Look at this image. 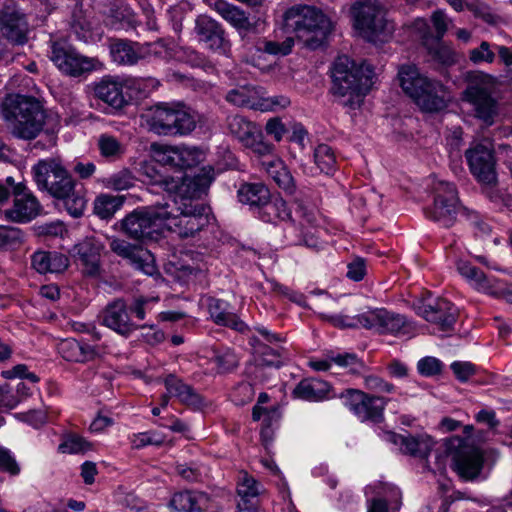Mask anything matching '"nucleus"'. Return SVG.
I'll use <instances>...</instances> for the list:
<instances>
[{
    "instance_id": "nucleus-33",
    "label": "nucleus",
    "mask_w": 512,
    "mask_h": 512,
    "mask_svg": "<svg viewBox=\"0 0 512 512\" xmlns=\"http://www.w3.org/2000/svg\"><path fill=\"white\" fill-rule=\"evenodd\" d=\"M331 386L318 378L301 380L293 390L295 398L310 402H319L330 398Z\"/></svg>"
},
{
    "instance_id": "nucleus-52",
    "label": "nucleus",
    "mask_w": 512,
    "mask_h": 512,
    "mask_svg": "<svg viewBox=\"0 0 512 512\" xmlns=\"http://www.w3.org/2000/svg\"><path fill=\"white\" fill-rule=\"evenodd\" d=\"M262 488L263 486L246 472L240 474L237 484V493L241 500L250 501L252 498L261 494Z\"/></svg>"
},
{
    "instance_id": "nucleus-10",
    "label": "nucleus",
    "mask_w": 512,
    "mask_h": 512,
    "mask_svg": "<svg viewBox=\"0 0 512 512\" xmlns=\"http://www.w3.org/2000/svg\"><path fill=\"white\" fill-rule=\"evenodd\" d=\"M149 130L162 136H186L196 128L193 110L181 102L160 103L150 109Z\"/></svg>"
},
{
    "instance_id": "nucleus-25",
    "label": "nucleus",
    "mask_w": 512,
    "mask_h": 512,
    "mask_svg": "<svg viewBox=\"0 0 512 512\" xmlns=\"http://www.w3.org/2000/svg\"><path fill=\"white\" fill-rule=\"evenodd\" d=\"M110 249L118 256L129 260L131 265L144 274L152 276L156 273L154 259L147 250L137 248L121 239H113L110 242Z\"/></svg>"
},
{
    "instance_id": "nucleus-5",
    "label": "nucleus",
    "mask_w": 512,
    "mask_h": 512,
    "mask_svg": "<svg viewBox=\"0 0 512 512\" xmlns=\"http://www.w3.org/2000/svg\"><path fill=\"white\" fill-rule=\"evenodd\" d=\"M13 120L11 134L23 140H32L45 128L51 135V144H55V133L60 128V118L57 114H47L39 101L26 96H17L11 104Z\"/></svg>"
},
{
    "instance_id": "nucleus-45",
    "label": "nucleus",
    "mask_w": 512,
    "mask_h": 512,
    "mask_svg": "<svg viewBox=\"0 0 512 512\" xmlns=\"http://www.w3.org/2000/svg\"><path fill=\"white\" fill-rule=\"evenodd\" d=\"M138 51L140 52V60L152 58L169 60L174 55L170 44L163 39H159L155 42L139 44Z\"/></svg>"
},
{
    "instance_id": "nucleus-47",
    "label": "nucleus",
    "mask_w": 512,
    "mask_h": 512,
    "mask_svg": "<svg viewBox=\"0 0 512 512\" xmlns=\"http://www.w3.org/2000/svg\"><path fill=\"white\" fill-rule=\"evenodd\" d=\"M75 185L74 179L67 169L64 168L56 180L51 182L44 191L56 199H61L62 197H67Z\"/></svg>"
},
{
    "instance_id": "nucleus-19",
    "label": "nucleus",
    "mask_w": 512,
    "mask_h": 512,
    "mask_svg": "<svg viewBox=\"0 0 512 512\" xmlns=\"http://www.w3.org/2000/svg\"><path fill=\"white\" fill-rule=\"evenodd\" d=\"M0 32L12 44L28 42L30 27L27 17L13 0H7L0 9Z\"/></svg>"
},
{
    "instance_id": "nucleus-14",
    "label": "nucleus",
    "mask_w": 512,
    "mask_h": 512,
    "mask_svg": "<svg viewBox=\"0 0 512 512\" xmlns=\"http://www.w3.org/2000/svg\"><path fill=\"white\" fill-rule=\"evenodd\" d=\"M227 129L245 148L258 156L270 155L273 145L264 140L261 128L242 115L227 117Z\"/></svg>"
},
{
    "instance_id": "nucleus-43",
    "label": "nucleus",
    "mask_w": 512,
    "mask_h": 512,
    "mask_svg": "<svg viewBox=\"0 0 512 512\" xmlns=\"http://www.w3.org/2000/svg\"><path fill=\"white\" fill-rule=\"evenodd\" d=\"M97 146L100 155L110 162L117 161L125 153L124 145L116 137L109 134L100 135Z\"/></svg>"
},
{
    "instance_id": "nucleus-55",
    "label": "nucleus",
    "mask_w": 512,
    "mask_h": 512,
    "mask_svg": "<svg viewBox=\"0 0 512 512\" xmlns=\"http://www.w3.org/2000/svg\"><path fill=\"white\" fill-rule=\"evenodd\" d=\"M72 30L77 39L85 43L95 41V39L100 36L99 33L94 31L92 24L86 19L75 20L72 24Z\"/></svg>"
},
{
    "instance_id": "nucleus-24",
    "label": "nucleus",
    "mask_w": 512,
    "mask_h": 512,
    "mask_svg": "<svg viewBox=\"0 0 512 512\" xmlns=\"http://www.w3.org/2000/svg\"><path fill=\"white\" fill-rule=\"evenodd\" d=\"M195 32L200 41L204 42L211 50L229 56L231 52L230 41L225 36V31L216 20L201 15L196 19Z\"/></svg>"
},
{
    "instance_id": "nucleus-27",
    "label": "nucleus",
    "mask_w": 512,
    "mask_h": 512,
    "mask_svg": "<svg viewBox=\"0 0 512 512\" xmlns=\"http://www.w3.org/2000/svg\"><path fill=\"white\" fill-rule=\"evenodd\" d=\"M170 507L176 512H212L213 502L208 494L200 491H181L175 493Z\"/></svg>"
},
{
    "instance_id": "nucleus-46",
    "label": "nucleus",
    "mask_w": 512,
    "mask_h": 512,
    "mask_svg": "<svg viewBox=\"0 0 512 512\" xmlns=\"http://www.w3.org/2000/svg\"><path fill=\"white\" fill-rule=\"evenodd\" d=\"M177 169L184 170L199 165L205 159L203 150L194 146H178Z\"/></svg>"
},
{
    "instance_id": "nucleus-1",
    "label": "nucleus",
    "mask_w": 512,
    "mask_h": 512,
    "mask_svg": "<svg viewBox=\"0 0 512 512\" xmlns=\"http://www.w3.org/2000/svg\"><path fill=\"white\" fill-rule=\"evenodd\" d=\"M385 441L399 446L404 454L421 459H427L429 454L435 452L436 469L445 468V459L451 457L453 470L464 480H473L481 472L483 466L482 452L470 445L461 437L453 436L438 444L428 434L401 435L394 432L384 434Z\"/></svg>"
},
{
    "instance_id": "nucleus-13",
    "label": "nucleus",
    "mask_w": 512,
    "mask_h": 512,
    "mask_svg": "<svg viewBox=\"0 0 512 512\" xmlns=\"http://www.w3.org/2000/svg\"><path fill=\"white\" fill-rule=\"evenodd\" d=\"M165 202L138 208L122 220L124 232L136 240H157L166 230Z\"/></svg>"
},
{
    "instance_id": "nucleus-21",
    "label": "nucleus",
    "mask_w": 512,
    "mask_h": 512,
    "mask_svg": "<svg viewBox=\"0 0 512 512\" xmlns=\"http://www.w3.org/2000/svg\"><path fill=\"white\" fill-rule=\"evenodd\" d=\"M415 310L419 316L436 325L442 332L453 329L456 322L457 309L443 298L423 300L415 306Z\"/></svg>"
},
{
    "instance_id": "nucleus-44",
    "label": "nucleus",
    "mask_w": 512,
    "mask_h": 512,
    "mask_svg": "<svg viewBox=\"0 0 512 512\" xmlns=\"http://www.w3.org/2000/svg\"><path fill=\"white\" fill-rule=\"evenodd\" d=\"M123 202V196L101 194L94 201V213L101 219H109L121 208Z\"/></svg>"
},
{
    "instance_id": "nucleus-60",
    "label": "nucleus",
    "mask_w": 512,
    "mask_h": 512,
    "mask_svg": "<svg viewBox=\"0 0 512 512\" xmlns=\"http://www.w3.org/2000/svg\"><path fill=\"white\" fill-rule=\"evenodd\" d=\"M364 385L367 390L376 393H393L395 387L393 384L385 381L376 375H367L364 377Z\"/></svg>"
},
{
    "instance_id": "nucleus-16",
    "label": "nucleus",
    "mask_w": 512,
    "mask_h": 512,
    "mask_svg": "<svg viewBox=\"0 0 512 512\" xmlns=\"http://www.w3.org/2000/svg\"><path fill=\"white\" fill-rule=\"evenodd\" d=\"M344 405L361 421L380 422L383 419L387 399L361 390L348 389L341 394Z\"/></svg>"
},
{
    "instance_id": "nucleus-15",
    "label": "nucleus",
    "mask_w": 512,
    "mask_h": 512,
    "mask_svg": "<svg viewBox=\"0 0 512 512\" xmlns=\"http://www.w3.org/2000/svg\"><path fill=\"white\" fill-rule=\"evenodd\" d=\"M50 59L66 75L78 77L93 71L98 61L79 54L64 41H52Z\"/></svg>"
},
{
    "instance_id": "nucleus-39",
    "label": "nucleus",
    "mask_w": 512,
    "mask_h": 512,
    "mask_svg": "<svg viewBox=\"0 0 512 512\" xmlns=\"http://www.w3.org/2000/svg\"><path fill=\"white\" fill-rule=\"evenodd\" d=\"M267 174L283 190L292 193L295 189L294 180L290 172L284 166L282 160L275 158L262 163Z\"/></svg>"
},
{
    "instance_id": "nucleus-36",
    "label": "nucleus",
    "mask_w": 512,
    "mask_h": 512,
    "mask_svg": "<svg viewBox=\"0 0 512 512\" xmlns=\"http://www.w3.org/2000/svg\"><path fill=\"white\" fill-rule=\"evenodd\" d=\"M139 43L116 39L109 44L112 60L119 65H134L140 60Z\"/></svg>"
},
{
    "instance_id": "nucleus-59",
    "label": "nucleus",
    "mask_w": 512,
    "mask_h": 512,
    "mask_svg": "<svg viewBox=\"0 0 512 512\" xmlns=\"http://www.w3.org/2000/svg\"><path fill=\"white\" fill-rule=\"evenodd\" d=\"M0 470L16 476L20 473V466L17 463L12 452L3 446H0Z\"/></svg>"
},
{
    "instance_id": "nucleus-41",
    "label": "nucleus",
    "mask_w": 512,
    "mask_h": 512,
    "mask_svg": "<svg viewBox=\"0 0 512 512\" xmlns=\"http://www.w3.org/2000/svg\"><path fill=\"white\" fill-rule=\"evenodd\" d=\"M226 100L239 107L258 109V91L252 86L245 85L230 90L226 95Z\"/></svg>"
},
{
    "instance_id": "nucleus-53",
    "label": "nucleus",
    "mask_w": 512,
    "mask_h": 512,
    "mask_svg": "<svg viewBox=\"0 0 512 512\" xmlns=\"http://www.w3.org/2000/svg\"><path fill=\"white\" fill-rule=\"evenodd\" d=\"M213 361L217 365L220 373L232 371L239 363V359L235 352L228 347L216 349L214 351Z\"/></svg>"
},
{
    "instance_id": "nucleus-20",
    "label": "nucleus",
    "mask_w": 512,
    "mask_h": 512,
    "mask_svg": "<svg viewBox=\"0 0 512 512\" xmlns=\"http://www.w3.org/2000/svg\"><path fill=\"white\" fill-rule=\"evenodd\" d=\"M465 157L472 175L481 183L496 182L495 159L490 143L473 142L465 151Z\"/></svg>"
},
{
    "instance_id": "nucleus-35",
    "label": "nucleus",
    "mask_w": 512,
    "mask_h": 512,
    "mask_svg": "<svg viewBox=\"0 0 512 512\" xmlns=\"http://www.w3.org/2000/svg\"><path fill=\"white\" fill-rule=\"evenodd\" d=\"M139 173L144 177V181L161 186L165 191L170 194V198L177 193L179 187L182 185V177L180 180H175L171 177L163 176L152 162H141Z\"/></svg>"
},
{
    "instance_id": "nucleus-3",
    "label": "nucleus",
    "mask_w": 512,
    "mask_h": 512,
    "mask_svg": "<svg viewBox=\"0 0 512 512\" xmlns=\"http://www.w3.org/2000/svg\"><path fill=\"white\" fill-rule=\"evenodd\" d=\"M258 217L267 223L289 221L285 229V237L289 245H305L308 248L319 249L321 242L312 232L317 224L315 209L302 201L296 200L292 208L279 196L266 200L258 209Z\"/></svg>"
},
{
    "instance_id": "nucleus-28",
    "label": "nucleus",
    "mask_w": 512,
    "mask_h": 512,
    "mask_svg": "<svg viewBox=\"0 0 512 512\" xmlns=\"http://www.w3.org/2000/svg\"><path fill=\"white\" fill-rule=\"evenodd\" d=\"M58 352L66 361L77 363L92 361L101 354L97 346L73 338L62 340Z\"/></svg>"
},
{
    "instance_id": "nucleus-42",
    "label": "nucleus",
    "mask_w": 512,
    "mask_h": 512,
    "mask_svg": "<svg viewBox=\"0 0 512 512\" xmlns=\"http://www.w3.org/2000/svg\"><path fill=\"white\" fill-rule=\"evenodd\" d=\"M316 169L326 175H331L336 171V156L332 147L327 144H319L313 153Z\"/></svg>"
},
{
    "instance_id": "nucleus-12",
    "label": "nucleus",
    "mask_w": 512,
    "mask_h": 512,
    "mask_svg": "<svg viewBox=\"0 0 512 512\" xmlns=\"http://www.w3.org/2000/svg\"><path fill=\"white\" fill-rule=\"evenodd\" d=\"M434 202L432 206L425 208V216L444 228H449L456 222L457 214L461 213L472 222H476L478 216L475 212L462 208L459 205L458 194L454 184L446 181H438L434 185Z\"/></svg>"
},
{
    "instance_id": "nucleus-6",
    "label": "nucleus",
    "mask_w": 512,
    "mask_h": 512,
    "mask_svg": "<svg viewBox=\"0 0 512 512\" xmlns=\"http://www.w3.org/2000/svg\"><path fill=\"white\" fill-rule=\"evenodd\" d=\"M284 27L305 46L319 47L332 31L331 20L319 9L308 5H295L283 15Z\"/></svg>"
},
{
    "instance_id": "nucleus-61",
    "label": "nucleus",
    "mask_w": 512,
    "mask_h": 512,
    "mask_svg": "<svg viewBox=\"0 0 512 512\" xmlns=\"http://www.w3.org/2000/svg\"><path fill=\"white\" fill-rule=\"evenodd\" d=\"M417 370L422 376L431 377L442 370V362L435 357H424L417 363Z\"/></svg>"
},
{
    "instance_id": "nucleus-34",
    "label": "nucleus",
    "mask_w": 512,
    "mask_h": 512,
    "mask_svg": "<svg viewBox=\"0 0 512 512\" xmlns=\"http://www.w3.org/2000/svg\"><path fill=\"white\" fill-rule=\"evenodd\" d=\"M228 306L224 300L209 299L208 311L212 320L218 325L227 326L239 332L245 331L246 324L236 314L230 312Z\"/></svg>"
},
{
    "instance_id": "nucleus-22",
    "label": "nucleus",
    "mask_w": 512,
    "mask_h": 512,
    "mask_svg": "<svg viewBox=\"0 0 512 512\" xmlns=\"http://www.w3.org/2000/svg\"><path fill=\"white\" fill-rule=\"evenodd\" d=\"M101 324L123 337H129L144 327L132 320L128 304L122 298L114 299L106 305L101 314Z\"/></svg>"
},
{
    "instance_id": "nucleus-2",
    "label": "nucleus",
    "mask_w": 512,
    "mask_h": 512,
    "mask_svg": "<svg viewBox=\"0 0 512 512\" xmlns=\"http://www.w3.org/2000/svg\"><path fill=\"white\" fill-rule=\"evenodd\" d=\"M215 177L211 166L203 167L193 177L185 176L182 185L165 202L166 230L182 238L192 237L210 223V208L197 199L204 194Z\"/></svg>"
},
{
    "instance_id": "nucleus-9",
    "label": "nucleus",
    "mask_w": 512,
    "mask_h": 512,
    "mask_svg": "<svg viewBox=\"0 0 512 512\" xmlns=\"http://www.w3.org/2000/svg\"><path fill=\"white\" fill-rule=\"evenodd\" d=\"M335 325L343 327H362L378 334L409 336L415 327L404 315L385 308L367 310L353 318L348 316L329 317Z\"/></svg>"
},
{
    "instance_id": "nucleus-48",
    "label": "nucleus",
    "mask_w": 512,
    "mask_h": 512,
    "mask_svg": "<svg viewBox=\"0 0 512 512\" xmlns=\"http://www.w3.org/2000/svg\"><path fill=\"white\" fill-rule=\"evenodd\" d=\"M431 57L444 66H451L458 61L457 53L449 46L439 42H430L425 46Z\"/></svg>"
},
{
    "instance_id": "nucleus-4",
    "label": "nucleus",
    "mask_w": 512,
    "mask_h": 512,
    "mask_svg": "<svg viewBox=\"0 0 512 512\" xmlns=\"http://www.w3.org/2000/svg\"><path fill=\"white\" fill-rule=\"evenodd\" d=\"M332 94L339 103L350 109L361 106L373 85L374 71L366 63L357 65L348 56L336 58L331 70Z\"/></svg>"
},
{
    "instance_id": "nucleus-40",
    "label": "nucleus",
    "mask_w": 512,
    "mask_h": 512,
    "mask_svg": "<svg viewBox=\"0 0 512 512\" xmlns=\"http://www.w3.org/2000/svg\"><path fill=\"white\" fill-rule=\"evenodd\" d=\"M105 24L113 30L128 31L135 28V14L128 6H119L111 10L110 14L106 17Z\"/></svg>"
},
{
    "instance_id": "nucleus-37",
    "label": "nucleus",
    "mask_w": 512,
    "mask_h": 512,
    "mask_svg": "<svg viewBox=\"0 0 512 512\" xmlns=\"http://www.w3.org/2000/svg\"><path fill=\"white\" fill-rule=\"evenodd\" d=\"M457 270L467 282L478 291L491 294L493 293L492 282L479 268L471 265L469 262L459 260Z\"/></svg>"
},
{
    "instance_id": "nucleus-49",
    "label": "nucleus",
    "mask_w": 512,
    "mask_h": 512,
    "mask_svg": "<svg viewBox=\"0 0 512 512\" xmlns=\"http://www.w3.org/2000/svg\"><path fill=\"white\" fill-rule=\"evenodd\" d=\"M329 359H311L308 364L315 371H327L331 367V361L341 367L353 366L358 361L355 354L349 353L330 356Z\"/></svg>"
},
{
    "instance_id": "nucleus-17",
    "label": "nucleus",
    "mask_w": 512,
    "mask_h": 512,
    "mask_svg": "<svg viewBox=\"0 0 512 512\" xmlns=\"http://www.w3.org/2000/svg\"><path fill=\"white\" fill-rule=\"evenodd\" d=\"M257 334L250 337L254 360L260 366L280 367L283 363V348L280 335L272 333L266 327H256Z\"/></svg>"
},
{
    "instance_id": "nucleus-57",
    "label": "nucleus",
    "mask_w": 512,
    "mask_h": 512,
    "mask_svg": "<svg viewBox=\"0 0 512 512\" xmlns=\"http://www.w3.org/2000/svg\"><path fill=\"white\" fill-rule=\"evenodd\" d=\"M90 448L89 443L79 435L67 437L58 447L61 453L77 454Z\"/></svg>"
},
{
    "instance_id": "nucleus-8",
    "label": "nucleus",
    "mask_w": 512,
    "mask_h": 512,
    "mask_svg": "<svg viewBox=\"0 0 512 512\" xmlns=\"http://www.w3.org/2000/svg\"><path fill=\"white\" fill-rule=\"evenodd\" d=\"M467 80L462 100L471 106L470 115L485 127L493 126L501 115L500 103L493 96L494 78L483 72H472Z\"/></svg>"
},
{
    "instance_id": "nucleus-63",
    "label": "nucleus",
    "mask_w": 512,
    "mask_h": 512,
    "mask_svg": "<svg viewBox=\"0 0 512 512\" xmlns=\"http://www.w3.org/2000/svg\"><path fill=\"white\" fill-rule=\"evenodd\" d=\"M412 32L422 41L424 46H428L433 42V34L431 33L428 22L423 18H417L411 25Z\"/></svg>"
},
{
    "instance_id": "nucleus-29",
    "label": "nucleus",
    "mask_w": 512,
    "mask_h": 512,
    "mask_svg": "<svg viewBox=\"0 0 512 512\" xmlns=\"http://www.w3.org/2000/svg\"><path fill=\"white\" fill-rule=\"evenodd\" d=\"M31 266L39 274H59L69 267V259L56 251L39 250L31 255Z\"/></svg>"
},
{
    "instance_id": "nucleus-54",
    "label": "nucleus",
    "mask_w": 512,
    "mask_h": 512,
    "mask_svg": "<svg viewBox=\"0 0 512 512\" xmlns=\"http://www.w3.org/2000/svg\"><path fill=\"white\" fill-rule=\"evenodd\" d=\"M60 200L64 201L67 211L73 217H80L84 213L86 200L75 187L69 192L67 197H62Z\"/></svg>"
},
{
    "instance_id": "nucleus-50",
    "label": "nucleus",
    "mask_w": 512,
    "mask_h": 512,
    "mask_svg": "<svg viewBox=\"0 0 512 512\" xmlns=\"http://www.w3.org/2000/svg\"><path fill=\"white\" fill-rule=\"evenodd\" d=\"M178 146L164 145L153 143L151 145V152L154 160L162 166L177 168L176 159Z\"/></svg>"
},
{
    "instance_id": "nucleus-62",
    "label": "nucleus",
    "mask_w": 512,
    "mask_h": 512,
    "mask_svg": "<svg viewBox=\"0 0 512 512\" xmlns=\"http://www.w3.org/2000/svg\"><path fill=\"white\" fill-rule=\"evenodd\" d=\"M431 21L435 29L433 42H439L444 37L448 29L449 19L442 10H436L432 13Z\"/></svg>"
},
{
    "instance_id": "nucleus-31",
    "label": "nucleus",
    "mask_w": 512,
    "mask_h": 512,
    "mask_svg": "<svg viewBox=\"0 0 512 512\" xmlns=\"http://www.w3.org/2000/svg\"><path fill=\"white\" fill-rule=\"evenodd\" d=\"M207 5L239 32H246L251 23L245 11L225 0H206Z\"/></svg>"
},
{
    "instance_id": "nucleus-56",
    "label": "nucleus",
    "mask_w": 512,
    "mask_h": 512,
    "mask_svg": "<svg viewBox=\"0 0 512 512\" xmlns=\"http://www.w3.org/2000/svg\"><path fill=\"white\" fill-rule=\"evenodd\" d=\"M23 238V232L19 228L0 225V248L19 245Z\"/></svg>"
},
{
    "instance_id": "nucleus-30",
    "label": "nucleus",
    "mask_w": 512,
    "mask_h": 512,
    "mask_svg": "<svg viewBox=\"0 0 512 512\" xmlns=\"http://www.w3.org/2000/svg\"><path fill=\"white\" fill-rule=\"evenodd\" d=\"M167 394L177 398L182 404L194 409H201L205 401L190 385L184 383L174 375H168L164 380Z\"/></svg>"
},
{
    "instance_id": "nucleus-38",
    "label": "nucleus",
    "mask_w": 512,
    "mask_h": 512,
    "mask_svg": "<svg viewBox=\"0 0 512 512\" xmlns=\"http://www.w3.org/2000/svg\"><path fill=\"white\" fill-rule=\"evenodd\" d=\"M269 197V189L263 183H245L238 190L239 201L257 209Z\"/></svg>"
},
{
    "instance_id": "nucleus-23",
    "label": "nucleus",
    "mask_w": 512,
    "mask_h": 512,
    "mask_svg": "<svg viewBox=\"0 0 512 512\" xmlns=\"http://www.w3.org/2000/svg\"><path fill=\"white\" fill-rule=\"evenodd\" d=\"M137 80L131 77L108 76L99 81L94 92L98 99L115 109L122 108L126 103L124 89L135 86Z\"/></svg>"
},
{
    "instance_id": "nucleus-26",
    "label": "nucleus",
    "mask_w": 512,
    "mask_h": 512,
    "mask_svg": "<svg viewBox=\"0 0 512 512\" xmlns=\"http://www.w3.org/2000/svg\"><path fill=\"white\" fill-rule=\"evenodd\" d=\"M103 249V243L95 237H87L74 246L75 260L85 274L90 276L99 274Z\"/></svg>"
},
{
    "instance_id": "nucleus-32",
    "label": "nucleus",
    "mask_w": 512,
    "mask_h": 512,
    "mask_svg": "<svg viewBox=\"0 0 512 512\" xmlns=\"http://www.w3.org/2000/svg\"><path fill=\"white\" fill-rule=\"evenodd\" d=\"M65 167L58 158L41 159L31 167V174L38 190L44 191L54 182Z\"/></svg>"
},
{
    "instance_id": "nucleus-18",
    "label": "nucleus",
    "mask_w": 512,
    "mask_h": 512,
    "mask_svg": "<svg viewBox=\"0 0 512 512\" xmlns=\"http://www.w3.org/2000/svg\"><path fill=\"white\" fill-rule=\"evenodd\" d=\"M42 205L23 182L15 188L12 204L2 211L4 219L16 224H26L42 213Z\"/></svg>"
},
{
    "instance_id": "nucleus-51",
    "label": "nucleus",
    "mask_w": 512,
    "mask_h": 512,
    "mask_svg": "<svg viewBox=\"0 0 512 512\" xmlns=\"http://www.w3.org/2000/svg\"><path fill=\"white\" fill-rule=\"evenodd\" d=\"M136 177L128 169H122L109 177L105 178L103 183L108 189L123 191L134 187Z\"/></svg>"
},
{
    "instance_id": "nucleus-11",
    "label": "nucleus",
    "mask_w": 512,
    "mask_h": 512,
    "mask_svg": "<svg viewBox=\"0 0 512 512\" xmlns=\"http://www.w3.org/2000/svg\"><path fill=\"white\" fill-rule=\"evenodd\" d=\"M354 28L371 43L386 42L394 32V24L386 19L383 7L376 0L357 2L352 7Z\"/></svg>"
},
{
    "instance_id": "nucleus-64",
    "label": "nucleus",
    "mask_w": 512,
    "mask_h": 512,
    "mask_svg": "<svg viewBox=\"0 0 512 512\" xmlns=\"http://www.w3.org/2000/svg\"><path fill=\"white\" fill-rule=\"evenodd\" d=\"M21 402V397L8 384L0 385V407L13 409Z\"/></svg>"
},
{
    "instance_id": "nucleus-58",
    "label": "nucleus",
    "mask_w": 512,
    "mask_h": 512,
    "mask_svg": "<svg viewBox=\"0 0 512 512\" xmlns=\"http://www.w3.org/2000/svg\"><path fill=\"white\" fill-rule=\"evenodd\" d=\"M469 59L474 64H491L495 60V53L491 50V46L487 41H482L478 47L470 50Z\"/></svg>"
},
{
    "instance_id": "nucleus-7",
    "label": "nucleus",
    "mask_w": 512,
    "mask_h": 512,
    "mask_svg": "<svg viewBox=\"0 0 512 512\" xmlns=\"http://www.w3.org/2000/svg\"><path fill=\"white\" fill-rule=\"evenodd\" d=\"M400 86L403 91L427 112L444 109L448 102L446 87L439 81L421 74L415 65H403L398 71Z\"/></svg>"
}]
</instances>
